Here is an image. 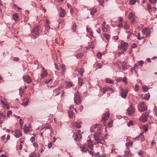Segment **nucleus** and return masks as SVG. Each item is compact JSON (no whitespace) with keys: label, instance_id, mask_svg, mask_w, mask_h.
I'll list each match as a JSON object with an SVG mask.
<instances>
[{"label":"nucleus","instance_id":"1","mask_svg":"<svg viewBox=\"0 0 157 157\" xmlns=\"http://www.w3.org/2000/svg\"><path fill=\"white\" fill-rule=\"evenodd\" d=\"M40 27L37 25L33 28L31 31V35L35 38H36L39 35V29Z\"/></svg>","mask_w":157,"mask_h":157},{"label":"nucleus","instance_id":"2","mask_svg":"<svg viewBox=\"0 0 157 157\" xmlns=\"http://www.w3.org/2000/svg\"><path fill=\"white\" fill-rule=\"evenodd\" d=\"M83 133V132H81L79 130H78L77 132H74L73 137L74 138V140H77L82 138V136L81 134Z\"/></svg>","mask_w":157,"mask_h":157},{"label":"nucleus","instance_id":"3","mask_svg":"<svg viewBox=\"0 0 157 157\" xmlns=\"http://www.w3.org/2000/svg\"><path fill=\"white\" fill-rule=\"evenodd\" d=\"M74 103L77 105H79L81 103V100L78 93L75 94L74 98Z\"/></svg>","mask_w":157,"mask_h":157},{"label":"nucleus","instance_id":"4","mask_svg":"<svg viewBox=\"0 0 157 157\" xmlns=\"http://www.w3.org/2000/svg\"><path fill=\"white\" fill-rule=\"evenodd\" d=\"M138 109L139 111L142 112L146 110L147 108L145 104L144 103H140L139 104Z\"/></svg>","mask_w":157,"mask_h":157},{"label":"nucleus","instance_id":"5","mask_svg":"<svg viewBox=\"0 0 157 157\" xmlns=\"http://www.w3.org/2000/svg\"><path fill=\"white\" fill-rule=\"evenodd\" d=\"M128 46V44L126 42H124L123 40L121 42L120 46H118L119 48H122L124 51H126L127 49V47Z\"/></svg>","mask_w":157,"mask_h":157},{"label":"nucleus","instance_id":"6","mask_svg":"<svg viewBox=\"0 0 157 157\" xmlns=\"http://www.w3.org/2000/svg\"><path fill=\"white\" fill-rule=\"evenodd\" d=\"M135 112V108L133 107L132 105H130L127 109V113L129 115L133 114Z\"/></svg>","mask_w":157,"mask_h":157},{"label":"nucleus","instance_id":"7","mask_svg":"<svg viewBox=\"0 0 157 157\" xmlns=\"http://www.w3.org/2000/svg\"><path fill=\"white\" fill-rule=\"evenodd\" d=\"M144 132H142L139 135V136L136 137H135L133 138V140H139L140 138H141V141L143 142L144 141L145 139L144 137L143 136Z\"/></svg>","mask_w":157,"mask_h":157},{"label":"nucleus","instance_id":"8","mask_svg":"<svg viewBox=\"0 0 157 157\" xmlns=\"http://www.w3.org/2000/svg\"><path fill=\"white\" fill-rule=\"evenodd\" d=\"M101 90L103 93H105L107 91L113 92V89L109 86H105L101 89Z\"/></svg>","mask_w":157,"mask_h":157},{"label":"nucleus","instance_id":"9","mask_svg":"<svg viewBox=\"0 0 157 157\" xmlns=\"http://www.w3.org/2000/svg\"><path fill=\"white\" fill-rule=\"evenodd\" d=\"M143 34L147 36H149L150 35V32L149 29L146 28L142 30Z\"/></svg>","mask_w":157,"mask_h":157},{"label":"nucleus","instance_id":"10","mask_svg":"<svg viewBox=\"0 0 157 157\" xmlns=\"http://www.w3.org/2000/svg\"><path fill=\"white\" fill-rule=\"evenodd\" d=\"M6 117L5 113L2 112H0V124L3 123V119Z\"/></svg>","mask_w":157,"mask_h":157},{"label":"nucleus","instance_id":"11","mask_svg":"<svg viewBox=\"0 0 157 157\" xmlns=\"http://www.w3.org/2000/svg\"><path fill=\"white\" fill-rule=\"evenodd\" d=\"M1 102L4 108L8 109H10V106L6 102L4 101L2 99H1Z\"/></svg>","mask_w":157,"mask_h":157},{"label":"nucleus","instance_id":"12","mask_svg":"<svg viewBox=\"0 0 157 157\" xmlns=\"http://www.w3.org/2000/svg\"><path fill=\"white\" fill-rule=\"evenodd\" d=\"M128 92V89L123 90L121 92V96L123 98H125Z\"/></svg>","mask_w":157,"mask_h":157},{"label":"nucleus","instance_id":"13","mask_svg":"<svg viewBox=\"0 0 157 157\" xmlns=\"http://www.w3.org/2000/svg\"><path fill=\"white\" fill-rule=\"evenodd\" d=\"M24 80L28 83H29L32 81V80L30 77L27 75H26L23 77Z\"/></svg>","mask_w":157,"mask_h":157},{"label":"nucleus","instance_id":"14","mask_svg":"<svg viewBox=\"0 0 157 157\" xmlns=\"http://www.w3.org/2000/svg\"><path fill=\"white\" fill-rule=\"evenodd\" d=\"M14 136L16 138H19L22 135V133L21 131L17 130L15 131Z\"/></svg>","mask_w":157,"mask_h":157},{"label":"nucleus","instance_id":"15","mask_svg":"<svg viewBox=\"0 0 157 157\" xmlns=\"http://www.w3.org/2000/svg\"><path fill=\"white\" fill-rule=\"evenodd\" d=\"M42 71H43V72L41 75V77L43 78L48 75V73L45 68L43 67H42Z\"/></svg>","mask_w":157,"mask_h":157},{"label":"nucleus","instance_id":"16","mask_svg":"<svg viewBox=\"0 0 157 157\" xmlns=\"http://www.w3.org/2000/svg\"><path fill=\"white\" fill-rule=\"evenodd\" d=\"M73 108L74 107L73 106L70 107V110L68 111V113L70 117H71L73 116V111L72 109H73Z\"/></svg>","mask_w":157,"mask_h":157},{"label":"nucleus","instance_id":"17","mask_svg":"<svg viewBox=\"0 0 157 157\" xmlns=\"http://www.w3.org/2000/svg\"><path fill=\"white\" fill-rule=\"evenodd\" d=\"M65 14L66 13L65 10L63 9L62 8H61V10H59V16L60 17H63L65 16Z\"/></svg>","mask_w":157,"mask_h":157},{"label":"nucleus","instance_id":"18","mask_svg":"<svg viewBox=\"0 0 157 157\" xmlns=\"http://www.w3.org/2000/svg\"><path fill=\"white\" fill-rule=\"evenodd\" d=\"M147 117L145 115H142L140 117V121L143 122H145L146 121L147 119Z\"/></svg>","mask_w":157,"mask_h":157},{"label":"nucleus","instance_id":"19","mask_svg":"<svg viewBox=\"0 0 157 157\" xmlns=\"http://www.w3.org/2000/svg\"><path fill=\"white\" fill-rule=\"evenodd\" d=\"M109 113L108 112L105 113L102 117V119L105 121L109 118Z\"/></svg>","mask_w":157,"mask_h":157},{"label":"nucleus","instance_id":"20","mask_svg":"<svg viewBox=\"0 0 157 157\" xmlns=\"http://www.w3.org/2000/svg\"><path fill=\"white\" fill-rule=\"evenodd\" d=\"M82 123L81 122H75L73 124V125L75 127H76L78 128H80L81 127V124Z\"/></svg>","mask_w":157,"mask_h":157},{"label":"nucleus","instance_id":"21","mask_svg":"<svg viewBox=\"0 0 157 157\" xmlns=\"http://www.w3.org/2000/svg\"><path fill=\"white\" fill-rule=\"evenodd\" d=\"M77 71L80 74L82 77L83 76V74L84 72V71L83 69L82 68H79L77 70Z\"/></svg>","mask_w":157,"mask_h":157},{"label":"nucleus","instance_id":"22","mask_svg":"<svg viewBox=\"0 0 157 157\" xmlns=\"http://www.w3.org/2000/svg\"><path fill=\"white\" fill-rule=\"evenodd\" d=\"M91 10L90 14L93 16L97 12V10L96 9L93 8L90 10Z\"/></svg>","mask_w":157,"mask_h":157},{"label":"nucleus","instance_id":"23","mask_svg":"<svg viewBox=\"0 0 157 157\" xmlns=\"http://www.w3.org/2000/svg\"><path fill=\"white\" fill-rule=\"evenodd\" d=\"M121 64L122 65V69L123 70H127V68L125 67V66L127 65L126 63L125 62H121Z\"/></svg>","mask_w":157,"mask_h":157},{"label":"nucleus","instance_id":"24","mask_svg":"<svg viewBox=\"0 0 157 157\" xmlns=\"http://www.w3.org/2000/svg\"><path fill=\"white\" fill-rule=\"evenodd\" d=\"M62 74L63 75H64L65 74V71H66L65 66L63 64L62 65Z\"/></svg>","mask_w":157,"mask_h":157},{"label":"nucleus","instance_id":"25","mask_svg":"<svg viewBox=\"0 0 157 157\" xmlns=\"http://www.w3.org/2000/svg\"><path fill=\"white\" fill-rule=\"evenodd\" d=\"M150 97V95L149 93L146 94H145L144 98L146 100H148Z\"/></svg>","mask_w":157,"mask_h":157},{"label":"nucleus","instance_id":"26","mask_svg":"<svg viewBox=\"0 0 157 157\" xmlns=\"http://www.w3.org/2000/svg\"><path fill=\"white\" fill-rule=\"evenodd\" d=\"M103 36L109 42V40L110 39V36L109 35L107 34H104Z\"/></svg>","mask_w":157,"mask_h":157},{"label":"nucleus","instance_id":"27","mask_svg":"<svg viewBox=\"0 0 157 157\" xmlns=\"http://www.w3.org/2000/svg\"><path fill=\"white\" fill-rule=\"evenodd\" d=\"M135 15V13L132 12H131L128 16V18L131 19Z\"/></svg>","mask_w":157,"mask_h":157},{"label":"nucleus","instance_id":"28","mask_svg":"<svg viewBox=\"0 0 157 157\" xmlns=\"http://www.w3.org/2000/svg\"><path fill=\"white\" fill-rule=\"evenodd\" d=\"M105 81L107 83L110 84H112L114 83V81L111 79L108 78H106L105 79Z\"/></svg>","mask_w":157,"mask_h":157},{"label":"nucleus","instance_id":"29","mask_svg":"<svg viewBox=\"0 0 157 157\" xmlns=\"http://www.w3.org/2000/svg\"><path fill=\"white\" fill-rule=\"evenodd\" d=\"M13 18L15 21H17L18 18V16L17 13L14 14L13 15Z\"/></svg>","mask_w":157,"mask_h":157},{"label":"nucleus","instance_id":"30","mask_svg":"<svg viewBox=\"0 0 157 157\" xmlns=\"http://www.w3.org/2000/svg\"><path fill=\"white\" fill-rule=\"evenodd\" d=\"M37 154L34 152H32L30 153L29 157H36Z\"/></svg>","mask_w":157,"mask_h":157},{"label":"nucleus","instance_id":"31","mask_svg":"<svg viewBox=\"0 0 157 157\" xmlns=\"http://www.w3.org/2000/svg\"><path fill=\"white\" fill-rule=\"evenodd\" d=\"M94 138L95 140L96 141L97 143H101V141L100 139L96 137H94Z\"/></svg>","mask_w":157,"mask_h":157},{"label":"nucleus","instance_id":"32","mask_svg":"<svg viewBox=\"0 0 157 157\" xmlns=\"http://www.w3.org/2000/svg\"><path fill=\"white\" fill-rule=\"evenodd\" d=\"M142 88L143 90L144 91H147L148 90L149 88L147 86L145 85L142 86Z\"/></svg>","mask_w":157,"mask_h":157},{"label":"nucleus","instance_id":"33","mask_svg":"<svg viewBox=\"0 0 157 157\" xmlns=\"http://www.w3.org/2000/svg\"><path fill=\"white\" fill-rule=\"evenodd\" d=\"M98 125V124H96L95 125L91 127V128L90 129V131L91 132H94V130H93V128H97V126Z\"/></svg>","mask_w":157,"mask_h":157},{"label":"nucleus","instance_id":"34","mask_svg":"<svg viewBox=\"0 0 157 157\" xmlns=\"http://www.w3.org/2000/svg\"><path fill=\"white\" fill-rule=\"evenodd\" d=\"M83 83V82L82 81V79L80 78H78V84L80 86H81L82 85V83Z\"/></svg>","mask_w":157,"mask_h":157},{"label":"nucleus","instance_id":"35","mask_svg":"<svg viewBox=\"0 0 157 157\" xmlns=\"http://www.w3.org/2000/svg\"><path fill=\"white\" fill-rule=\"evenodd\" d=\"M137 0H130L129 4L131 5H134L135 4Z\"/></svg>","mask_w":157,"mask_h":157},{"label":"nucleus","instance_id":"36","mask_svg":"<svg viewBox=\"0 0 157 157\" xmlns=\"http://www.w3.org/2000/svg\"><path fill=\"white\" fill-rule=\"evenodd\" d=\"M27 101L25 102H23L21 104V105H23L24 106H26L28 105V104L29 103V99H27Z\"/></svg>","mask_w":157,"mask_h":157},{"label":"nucleus","instance_id":"37","mask_svg":"<svg viewBox=\"0 0 157 157\" xmlns=\"http://www.w3.org/2000/svg\"><path fill=\"white\" fill-rule=\"evenodd\" d=\"M73 83L72 82H68L66 85L67 87H70L71 86H73Z\"/></svg>","mask_w":157,"mask_h":157},{"label":"nucleus","instance_id":"38","mask_svg":"<svg viewBox=\"0 0 157 157\" xmlns=\"http://www.w3.org/2000/svg\"><path fill=\"white\" fill-rule=\"evenodd\" d=\"M103 54L102 53L100 52H98L97 54V56L99 59H101L102 55Z\"/></svg>","mask_w":157,"mask_h":157},{"label":"nucleus","instance_id":"39","mask_svg":"<svg viewBox=\"0 0 157 157\" xmlns=\"http://www.w3.org/2000/svg\"><path fill=\"white\" fill-rule=\"evenodd\" d=\"M139 88V86L138 85L136 84L135 85L134 90L136 91H137Z\"/></svg>","mask_w":157,"mask_h":157},{"label":"nucleus","instance_id":"40","mask_svg":"<svg viewBox=\"0 0 157 157\" xmlns=\"http://www.w3.org/2000/svg\"><path fill=\"white\" fill-rule=\"evenodd\" d=\"M72 29L75 32L76 29V26L75 23H74L72 26Z\"/></svg>","mask_w":157,"mask_h":157},{"label":"nucleus","instance_id":"41","mask_svg":"<svg viewBox=\"0 0 157 157\" xmlns=\"http://www.w3.org/2000/svg\"><path fill=\"white\" fill-rule=\"evenodd\" d=\"M124 28L127 30H128L130 28V26L129 25L125 24L124 25Z\"/></svg>","mask_w":157,"mask_h":157},{"label":"nucleus","instance_id":"42","mask_svg":"<svg viewBox=\"0 0 157 157\" xmlns=\"http://www.w3.org/2000/svg\"><path fill=\"white\" fill-rule=\"evenodd\" d=\"M128 126V127L131 126L133 125V121L132 120L130 121L128 123H127Z\"/></svg>","mask_w":157,"mask_h":157},{"label":"nucleus","instance_id":"43","mask_svg":"<svg viewBox=\"0 0 157 157\" xmlns=\"http://www.w3.org/2000/svg\"><path fill=\"white\" fill-rule=\"evenodd\" d=\"M86 31L87 33H90L92 32V29L90 28H89L88 27H86Z\"/></svg>","mask_w":157,"mask_h":157},{"label":"nucleus","instance_id":"44","mask_svg":"<svg viewBox=\"0 0 157 157\" xmlns=\"http://www.w3.org/2000/svg\"><path fill=\"white\" fill-rule=\"evenodd\" d=\"M102 30L103 32H106L108 31V29L104 25H103Z\"/></svg>","mask_w":157,"mask_h":157},{"label":"nucleus","instance_id":"45","mask_svg":"<svg viewBox=\"0 0 157 157\" xmlns=\"http://www.w3.org/2000/svg\"><path fill=\"white\" fill-rule=\"evenodd\" d=\"M142 129L145 132H146L147 130V127L146 126H144L142 127Z\"/></svg>","mask_w":157,"mask_h":157},{"label":"nucleus","instance_id":"46","mask_svg":"<svg viewBox=\"0 0 157 157\" xmlns=\"http://www.w3.org/2000/svg\"><path fill=\"white\" fill-rule=\"evenodd\" d=\"M138 64L141 66H142L143 64L144 63V61L143 60H140L138 62Z\"/></svg>","mask_w":157,"mask_h":157},{"label":"nucleus","instance_id":"47","mask_svg":"<svg viewBox=\"0 0 157 157\" xmlns=\"http://www.w3.org/2000/svg\"><path fill=\"white\" fill-rule=\"evenodd\" d=\"M89 145H90V146H89V148L90 149H92V147H93V145H92V142L91 141V140H89Z\"/></svg>","mask_w":157,"mask_h":157},{"label":"nucleus","instance_id":"48","mask_svg":"<svg viewBox=\"0 0 157 157\" xmlns=\"http://www.w3.org/2000/svg\"><path fill=\"white\" fill-rule=\"evenodd\" d=\"M149 1L152 4L155 5L157 2V0H149Z\"/></svg>","mask_w":157,"mask_h":157},{"label":"nucleus","instance_id":"49","mask_svg":"<svg viewBox=\"0 0 157 157\" xmlns=\"http://www.w3.org/2000/svg\"><path fill=\"white\" fill-rule=\"evenodd\" d=\"M19 123L20 124V126L22 128L23 124V122L21 119H20L19 121Z\"/></svg>","mask_w":157,"mask_h":157},{"label":"nucleus","instance_id":"50","mask_svg":"<svg viewBox=\"0 0 157 157\" xmlns=\"http://www.w3.org/2000/svg\"><path fill=\"white\" fill-rule=\"evenodd\" d=\"M125 155H128L130 153V152L129 151H124Z\"/></svg>","mask_w":157,"mask_h":157},{"label":"nucleus","instance_id":"51","mask_svg":"<svg viewBox=\"0 0 157 157\" xmlns=\"http://www.w3.org/2000/svg\"><path fill=\"white\" fill-rule=\"evenodd\" d=\"M12 112L11 110L8 111L7 113V116L8 117H9L10 115L12 114Z\"/></svg>","mask_w":157,"mask_h":157},{"label":"nucleus","instance_id":"52","mask_svg":"<svg viewBox=\"0 0 157 157\" xmlns=\"http://www.w3.org/2000/svg\"><path fill=\"white\" fill-rule=\"evenodd\" d=\"M29 131V129L26 128V126H25L24 129V132L25 133H27Z\"/></svg>","mask_w":157,"mask_h":157},{"label":"nucleus","instance_id":"53","mask_svg":"<svg viewBox=\"0 0 157 157\" xmlns=\"http://www.w3.org/2000/svg\"><path fill=\"white\" fill-rule=\"evenodd\" d=\"M98 1L100 5L101 6H103L104 3V0H98Z\"/></svg>","mask_w":157,"mask_h":157},{"label":"nucleus","instance_id":"54","mask_svg":"<svg viewBox=\"0 0 157 157\" xmlns=\"http://www.w3.org/2000/svg\"><path fill=\"white\" fill-rule=\"evenodd\" d=\"M123 21V18L121 17H120L119 18V23H122Z\"/></svg>","mask_w":157,"mask_h":157},{"label":"nucleus","instance_id":"55","mask_svg":"<svg viewBox=\"0 0 157 157\" xmlns=\"http://www.w3.org/2000/svg\"><path fill=\"white\" fill-rule=\"evenodd\" d=\"M33 146L36 148L37 147H38V145L37 144V143L35 142L33 143Z\"/></svg>","mask_w":157,"mask_h":157},{"label":"nucleus","instance_id":"56","mask_svg":"<svg viewBox=\"0 0 157 157\" xmlns=\"http://www.w3.org/2000/svg\"><path fill=\"white\" fill-rule=\"evenodd\" d=\"M52 146V143H50L48 144V147L49 149H50Z\"/></svg>","mask_w":157,"mask_h":157},{"label":"nucleus","instance_id":"57","mask_svg":"<svg viewBox=\"0 0 157 157\" xmlns=\"http://www.w3.org/2000/svg\"><path fill=\"white\" fill-rule=\"evenodd\" d=\"M122 80V81L124 82L126 84L127 83V78L126 77H125L124 78V79H123Z\"/></svg>","mask_w":157,"mask_h":157},{"label":"nucleus","instance_id":"58","mask_svg":"<svg viewBox=\"0 0 157 157\" xmlns=\"http://www.w3.org/2000/svg\"><path fill=\"white\" fill-rule=\"evenodd\" d=\"M144 153V152L142 151H140L138 153V154L139 155H143Z\"/></svg>","mask_w":157,"mask_h":157},{"label":"nucleus","instance_id":"59","mask_svg":"<svg viewBox=\"0 0 157 157\" xmlns=\"http://www.w3.org/2000/svg\"><path fill=\"white\" fill-rule=\"evenodd\" d=\"M60 89L59 87H58L57 88H56V89H55L54 90V91H53V92L54 93V94H55V93L57 92V91H58L59 90H60Z\"/></svg>","mask_w":157,"mask_h":157},{"label":"nucleus","instance_id":"60","mask_svg":"<svg viewBox=\"0 0 157 157\" xmlns=\"http://www.w3.org/2000/svg\"><path fill=\"white\" fill-rule=\"evenodd\" d=\"M80 148H81V151L82 152H86V150L84 148V147H80Z\"/></svg>","mask_w":157,"mask_h":157},{"label":"nucleus","instance_id":"61","mask_svg":"<svg viewBox=\"0 0 157 157\" xmlns=\"http://www.w3.org/2000/svg\"><path fill=\"white\" fill-rule=\"evenodd\" d=\"M52 80V79H50L48 80H47L45 81V83L46 84L48 83L49 82H50Z\"/></svg>","mask_w":157,"mask_h":157},{"label":"nucleus","instance_id":"62","mask_svg":"<svg viewBox=\"0 0 157 157\" xmlns=\"http://www.w3.org/2000/svg\"><path fill=\"white\" fill-rule=\"evenodd\" d=\"M35 140V138L34 137H32L30 138V141L32 142H33Z\"/></svg>","mask_w":157,"mask_h":157},{"label":"nucleus","instance_id":"63","mask_svg":"<svg viewBox=\"0 0 157 157\" xmlns=\"http://www.w3.org/2000/svg\"><path fill=\"white\" fill-rule=\"evenodd\" d=\"M45 29L46 30H48L50 29V27L49 25H47L45 26Z\"/></svg>","mask_w":157,"mask_h":157},{"label":"nucleus","instance_id":"64","mask_svg":"<svg viewBox=\"0 0 157 157\" xmlns=\"http://www.w3.org/2000/svg\"><path fill=\"white\" fill-rule=\"evenodd\" d=\"M154 111L155 113L157 114V108L155 106L154 107Z\"/></svg>","mask_w":157,"mask_h":157}]
</instances>
